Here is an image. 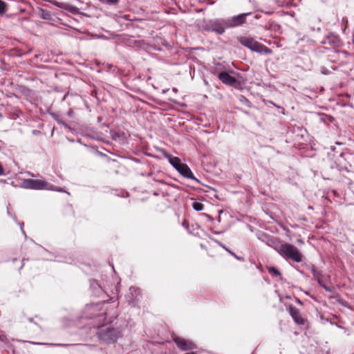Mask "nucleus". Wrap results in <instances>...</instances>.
I'll return each instance as SVG.
<instances>
[{
  "label": "nucleus",
  "mask_w": 354,
  "mask_h": 354,
  "mask_svg": "<svg viewBox=\"0 0 354 354\" xmlns=\"http://www.w3.org/2000/svg\"><path fill=\"white\" fill-rule=\"evenodd\" d=\"M96 333L99 339L105 344L114 343L121 336L120 331L110 324L97 326Z\"/></svg>",
  "instance_id": "1"
},
{
  "label": "nucleus",
  "mask_w": 354,
  "mask_h": 354,
  "mask_svg": "<svg viewBox=\"0 0 354 354\" xmlns=\"http://www.w3.org/2000/svg\"><path fill=\"white\" fill-rule=\"evenodd\" d=\"M276 250L286 259H291L299 263L302 261L303 255L295 245L288 243H281L276 246Z\"/></svg>",
  "instance_id": "2"
},
{
  "label": "nucleus",
  "mask_w": 354,
  "mask_h": 354,
  "mask_svg": "<svg viewBox=\"0 0 354 354\" xmlns=\"http://www.w3.org/2000/svg\"><path fill=\"white\" fill-rule=\"evenodd\" d=\"M226 26L225 19L216 18L203 20L201 27L203 30L216 32L221 35L227 29Z\"/></svg>",
  "instance_id": "3"
},
{
  "label": "nucleus",
  "mask_w": 354,
  "mask_h": 354,
  "mask_svg": "<svg viewBox=\"0 0 354 354\" xmlns=\"http://www.w3.org/2000/svg\"><path fill=\"white\" fill-rule=\"evenodd\" d=\"M238 41L242 46L250 49L252 51L261 54H270L272 53L269 48L258 42L252 37H240L238 38Z\"/></svg>",
  "instance_id": "4"
},
{
  "label": "nucleus",
  "mask_w": 354,
  "mask_h": 354,
  "mask_svg": "<svg viewBox=\"0 0 354 354\" xmlns=\"http://www.w3.org/2000/svg\"><path fill=\"white\" fill-rule=\"evenodd\" d=\"M252 12L241 13L230 18L225 19L226 26L227 28H232L240 26L246 22V18L250 15Z\"/></svg>",
  "instance_id": "5"
},
{
  "label": "nucleus",
  "mask_w": 354,
  "mask_h": 354,
  "mask_svg": "<svg viewBox=\"0 0 354 354\" xmlns=\"http://www.w3.org/2000/svg\"><path fill=\"white\" fill-rule=\"evenodd\" d=\"M173 341L176 346L183 351H189L196 348V345L192 341L178 336L174 337Z\"/></svg>",
  "instance_id": "6"
},
{
  "label": "nucleus",
  "mask_w": 354,
  "mask_h": 354,
  "mask_svg": "<svg viewBox=\"0 0 354 354\" xmlns=\"http://www.w3.org/2000/svg\"><path fill=\"white\" fill-rule=\"evenodd\" d=\"M288 312L295 322L298 325H304L306 320L301 317L299 310L295 306L290 305Z\"/></svg>",
  "instance_id": "7"
},
{
  "label": "nucleus",
  "mask_w": 354,
  "mask_h": 354,
  "mask_svg": "<svg viewBox=\"0 0 354 354\" xmlns=\"http://www.w3.org/2000/svg\"><path fill=\"white\" fill-rule=\"evenodd\" d=\"M25 187L33 189H44V181L39 180L28 179L24 183Z\"/></svg>",
  "instance_id": "8"
},
{
  "label": "nucleus",
  "mask_w": 354,
  "mask_h": 354,
  "mask_svg": "<svg viewBox=\"0 0 354 354\" xmlns=\"http://www.w3.org/2000/svg\"><path fill=\"white\" fill-rule=\"evenodd\" d=\"M218 78L225 84L232 86L236 82V79L228 73L223 71L218 75Z\"/></svg>",
  "instance_id": "9"
},
{
  "label": "nucleus",
  "mask_w": 354,
  "mask_h": 354,
  "mask_svg": "<svg viewBox=\"0 0 354 354\" xmlns=\"http://www.w3.org/2000/svg\"><path fill=\"white\" fill-rule=\"evenodd\" d=\"M53 3L56 6L67 10L69 12H71V14L77 15L80 13L79 8L75 6L70 4V3H64V2H57V1H55Z\"/></svg>",
  "instance_id": "10"
},
{
  "label": "nucleus",
  "mask_w": 354,
  "mask_h": 354,
  "mask_svg": "<svg viewBox=\"0 0 354 354\" xmlns=\"http://www.w3.org/2000/svg\"><path fill=\"white\" fill-rule=\"evenodd\" d=\"M177 171L187 178L196 180L190 168L185 163H182Z\"/></svg>",
  "instance_id": "11"
},
{
  "label": "nucleus",
  "mask_w": 354,
  "mask_h": 354,
  "mask_svg": "<svg viewBox=\"0 0 354 354\" xmlns=\"http://www.w3.org/2000/svg\"><path fill=\"white\" fill-rule=\"evenodd\" d=\"M90 288L92 290L93 294L98 297H101L104 292L102 287L95 279L90 280Z\"/></svg>",
  "instance_id": "12"
},
{
  "label": "nucleus",
  "mask_w": 354,
  "mask_h": 354,
  "mask_svg": "<svg viewBox=\"0 0 354 354\" xmlns=\"http://www.w3.org/2000/svg\"><path fill=\"white\" fill-rule=\"evenodd\" d=\"M163 153L165 158H167L169 163L177 170L180 165L183 163L178 157H174L167 151H163Z\"/></svg>",
  "instance_id": "13"
},
{
  "label": "nucleus",
  "mask_w": 354,
  "mask_h": 354,
  "mask_svg": "<svg viewBox=\"0 0 354 354\" xmlns=\"http://www.w3.org/2000/svg\"><path fill=\"white\" fill-rule=\"evenodd\" d=\"M326 39H327L328 43L334 46H339L340 42H341L338 35H335L333 32H330L328 35Z\"/></svg>",
  "instance_id": "14"
},
{
  "label": "nucleus",
  "mask_w": 354,
  "mask_h": 354,
  "mask_svg": "<svg viewBox=\"0 0 354 354\" xmlns=\"http://www.w3.org/2000/svg\"><path fill=\"white\" fill-rule=\"evenodd\" d=\"M310 270L315 281L321 279V278L324 277L322 272L321 270H317L315 266L311 265L310 266Z\"/></svg>",
  "instance_id": "15"
},
{
  "label": "nucleus",
  "mask_w": 354,
  "mask_h": 354,
  "mask_svg": "<svg viewBox=\"0 0 354 354\" xmlns=\"http://www.w3.org/2000/svg\"><path fill=\"white\" fill-rule=\"evenodd\" d=\"M268 270L269 274H270L272 277H279L281 276L280 271L274 266H270L268 268Z\"/></svg>",
  "instance_id": "16"
},
{
  "label": "nucleus",
  "mask_w": 354,
  "mask_h": 354,
  "mask_svg": "<svg viewBox=\"0 0 354 354\" xmlns=\"http://www.w3.org/2000/svg\"><path fill=\"white\" fill-rule=\"evenodd\" d=\"M192 207L194 210L199 212L203 209L204 205L200 202L195 201L192 203Z\"/></svg>",
  "instance_id": "17"
},
{
  "label": "nucleus",
  "mask_w": 354,
  "mask_h": 354,
  "mask_svg": "<svg viewBox=\"0 0 354 354\" xmlns=\"http://www.w3.org/2000/svg\"><path fill=\"white\" fill-rule=\"evenodd\" d=\"M317 283H319V285L322 287L326 292H332V288H330L329 286H326L324 281H323V278H321V279H319L317 281Z\"/></svg>",
  "instance_id": "18"
},
{
  "label": "nucleus",
  "mask_w": 354,
  "mask_h": 354,
  "mask_svg": "<svg viewBox=\"0 0 354 354\" xmlns=\"http://www.w3.org/2000/svg\"><path fill=\"white\" fill-rule=\"evenodd\" d=\"M239 101H240L242 104H243L246 105V106H248V107H251V106H252V103H251V102H250L248 98H246L245 96H243V95H241V96L239 97Z\"/></svg>",
  "instance_id": "19"
},
{
  "label": "nucleus",
  "mask_w": 354,
  "mask_h": 354,
  "mask_svg": "<svg viewBox=\"0 0 354 354\" xmlns=\"http://www.w3.org/2000/svg\"><path fill=\"white\" fill-rule=\"evenodd\" d=\"M258 238H259V239H261L263 241H270L272 243H274V240L272 238H271L270 236H268L267 234H265L263 233L259 235Z\"/></svg>",
  "instance_id": "20"
},
{
  "label": "nucleus",
  "mask_w": 354,
  "mask_h": 354,
  "mask_svg": "<svg viewBox=\"0 0 354 354\" xmlns=\"http://www.w3.org/2000/svg\"><path fill=\"white\" fill-rule=\"evenodd\" d=\"M119 0H100L102 3H106L109 5H115L118 3Z\"/></svg>",
  "instance_id": "21"
},
{
  "label": "nucleus",
  "mask_w": 354,
  "mask_h": 354,
  "mask_svg": "<svg viewBox=\"0 0 354 354\" xmlns=\"http://www.w3.org/2000/svg\"><path fill=\"white\" fill-rule=\"evenodd\" d=\"M6 12V3L3 1L0 0V15L3 14Z\"/></svg>",
  "instance_id": "22"
},
{
  "label": "nucleus",
  "mask_w": 354,
  "mask_h": 354,
  "mask_svg": "<svg viewBox=\"0 0 354 354\" xmlns=\"http://www.w3.org/2000/svg\"><path fill=\"white\" fill-rule=\"evenodd\" d=\"M321 72L324 75H328L329 73V70L326 68H322Z\"/></svg>",
  "instance_id": "23"
},
{
  "label": "nucleus",
  "mask_w": 354,
  "mask_h": 354,
  "mask_svg": "<svg viewBox=\"0 0 354 354\" xmlns=\"http://www.w3.org/2000/svg\"><path fill=\"white\" fill-rule=\"evenodd\" d=\"M45 186H46V189H53V186L52 185H49L46 182Z\"/></svg>",
  "instance_id": "24"
},
{
  "label": "nucleus",
  "mask_w": 354,
  "mask_h": 354,
  "mask_svg": "<svg viewBox=\"0 0 354 354\" xmlns=\"http://www.w3.org/2000/svg\"><path fill=\"white\" fill-rule=\"evenodd\" d=\"M129 291L132 295H133V292H136V289L134 287H130Z\"/></svg>",
  "instance_id": "25"
},
{
  "label": "nucleus",
  "mask_w": 354,
  "mask_h": 354,
  "mask_svg": "<svg viewBox=\"0 0 354 354\" xmlns=\"http://www.w3.org/2000/svg\"><path fill=\"white\" fill-rule=\"evenodd\" d=\"M229 253L231 254L233 257H234L237 259H240V258L234 252L229 251Z\"/></svg>",
  "instance_id": "26"
},
{
  "label": "nucleus",
  "mask_w": 354,
  "mask_h": 354,
  "mask_svg": "<svg viewBox=\"0 0 354 354\" xmlns=\"http://www.w3.org/2000/svg\"><path fill=\"white\" fill-rule=\"evenodd\" d=\"M73 111L71 109H69V111H68V115L69 116H71L73 115Z\"/></svg>",
  "instance_id": "27"
},
{
  "label": "nucleus",
  "mask_w": 354,
  "mask_h": 354,
  "mask_svg": "<svg viewBox=\"0 0 354 354\" xmlns=\"http://www.w3.org/2000/svg\"><path fill=\"white\" fill-rule=\"evenodd\" d=\"M58 122L60 123V124H63V125H64L65 127L68 128V124H66V123L62 122L60 120H59Z\"/></svg>",
  "instance_id": "28"
},
{
  "label": "nucleus",
  "mask_w": 354,
  "mask_h": 354,
  "mask_svg": "<svg viewBox=\"0 0 354 354\" xmlns=\"http://www.w3.org/2000/svg\"><path fill=\"white\" fill-rule=\"evenodd\" d=\"M297 243H301V244H304V241L301 239H298L297 240Z\"/></svg>",
  "instance_id": "29"
},
{
  "label": "nucleus",
  "mask_w": 354,
  "mask_h": 354,
  "mask_svg": "<svg viewBox=\"0 0 354 354\" xmlns=\"http://www.w3.org/2000/svg\"><path fill=\"white\" fill-rule=\"evenodd\" d=\"M41 17L44 19V12L43 10H41Z\"/></svg>",
  "instance_id": "30"
},
{
  "label": "nucleus",
  "mask_w": 354,
  "mask_h": 354,
  "mask_svg": "<svg viewBox=\"0 0 354 354\" xmlns=\"http://www.w3.org/2000/svg\"><path fill=\"white\" fill-rule=\"evenodd\" d=\"M56 190H57V192H64V191L63 190V189H62V188L57 189Z\"/></svg>",
  "instance_id": "31"
},
{
  "label": "nucleus",
  "mask_w": 354,
  "mask_h": 354,
  "mask_svg": "<svg viewBox=\"0 0 354 354\" xmlns=\"http://www.w3.org/2000/svg\"><path fill=\"white\" fill-rule=\"evenodd\" d=\"M243 113L246 114V115H249V112L248 111H242Z\"/></svg>",
  "instance_id": "32"
},
{
  "label": "nucleus",
  "mask_w": 354,
  "mask_h": 354,
  "mask_svg": "<svg viewBox=\"0 0 354 354\" xmlns=\"http://www.w3.org/2000/svg\"><path fill=\"white\" fill-rule=\"evenodd\" d=\"M45 16H46V19L48 18V17L50 16V15L46 12Z\"/></svg>",
  "instance_id": "33"
},
{
  "label": "nucleus",
  "mask_w": 354,
  "mask_h": 354,
  "mask_svg": "<svg viewBox=\"0 0 354 354\" xmlns=\"http://www.w3.org/2000/svg\"><path fill=\"white\" fill-rule=\"evenodd\" d=\"M223 248L225 250H227L228 252H229V251H230V250H228V249H227V248H225V246H223Z\"/></svg>",
  "instance_id": "34"
},
{
  "label": "nucleus",
  "mask_w": 354,
  "mask_h": 354,
  "mask_svg": "<svg viewBox=\"0 0 354 354\" xmlns=\"http://www.w3.org/2000/svg\"><path fill=\"white\" fill-rule=\"evenodd\" d=\"M173 91H174V92H177V88H173Z\"/></svg>",
  "instance_id": "35"
},
{
  "label": "nucleus",
  "mask_w": 354,
  "mask_h": 354,
  "mask_svg": "<svg viewBox=\"0 0 354 354\" xmlns=\"http://www.w3.org/2000/svg\"><path fill=\"white\" fill-rule=\"evenodd\" d=\"M276 107H277L278 109H280L281 107L279 106H277L276 104H273Z\"/></svg>",
  "instance_id": "36"
},
{
  "label": "nucleus",
  "mask_w": 354,
  "mask_h": 354,
  "mask_svg": "<svg viewBox=\"0 0 354 354\" xmlns=\"http://www.w3.org/2000/svg\"><path fill=\"white\" fill-rule=\"evenodd\" d=\"M45 259H46V260H48V258H47V257H45Z\"/></svg>",
  "instance_id": "37"
}]
</instances>
